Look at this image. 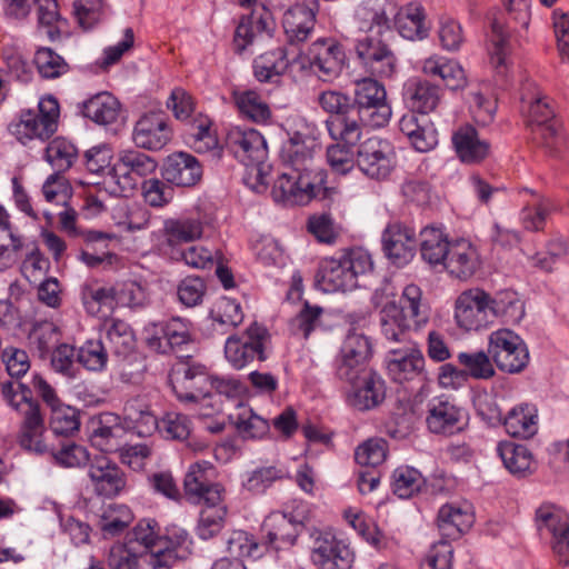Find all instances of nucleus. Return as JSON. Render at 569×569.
<instances>
[{"label":"nucleus","instance_id":"nucleus-27","mask_svg":"<svg viewBox=\"0 0 569 569\" xmlns=\"http://www.w3.org/2000/svg\"><path fill=\"white\" fill-rule=\"evenodd\" d=\"M157 161L149 154L137 149H124L118 153V160L113 167L116 176L122 179L118 181L122 190L132 189L136 186L134 178H143L157 169Z\"/></svg>","mask_w":569,"mask_h":569},{"label":"nucleus","instance_id":"nucleus-21","mask_svg":"<svg viewBox=\"0 0 569 569\" xmlns=\"http://www.w3.org/2000/svg\"><path fill=\"white\" fill-rule=\"evenodd\" d=\"M306 59L319 79L331 81L341 73L346 54L337 40L320 38L308 48Z\"/></svg>","mask_w":569,"mask_h":569},{"label":"nucleus","instance_id":"nucleus-33","mask_svg":"<svg viewBox=\"0 0 569 569\" xmlns=\"http://www.w3.org/2000/svg\"><path fill=\"white\" fill-rule=\"evenodd\" d=\"M88 475L96 491L106 497L118 495L126 486L123 472L103 456L94 458L90 463Z\"/></svg>","mask_w":569,"mask_h":569},{"label":"nucleus","instance_id":"nucleus-34","mask_svg":"<svg viewBox=\"0 0 569 569\" xmlns=\"http://www.w3.org/2000/svg\"><path fill=\"white\" fill-rule=\"evenodd\" d=\"M123 420L112 412H104L97 421L91 423L90 441L102 452H112L119 449L120 438L124 431Z\"/></svg>","mask_w":569,"mask_h":569},{"label":"nucleus","instance_id":"nucleus-42","mask_svg":"<svg viewBox=\"0 0 569 569\" xmlns=\"http://www.w3.org/2000/svg\"><path fill=\"white\" fill-rule=\"evenodd\" d=\"M116 357L129 356L136 347V339L131 327L120 320L111 319L104 323V333L100 338Z\"/></svg>","mask_w":569,"mask_h":569},{"label":"nucleus","instance_id":"nucleus-59","mask_svg":"<svg viewBox=\"0 0 569 569\" xmlns=\"http://www.w3.org/2000/svg\"><path fill=\"white\" fill-rule=\"evenodd\" d=\"M34 63L42 78L56 79L67 73L69 66L66 60L52 49L42 47L34 54Z\"/></svg>","mask_w":569,"mask_h":569},{"label":"nucleus","instance_id":"nucleus-7","mask_svg":"<svg viewBox=\"0 0 569 569\" xmlns=\"http://www.w3.org/2000/svg\"><path fill=\"white\" fill-rule=\"evenodd\" d=\"M227 142L234 156L246 167L251 168L256 183L250 187L256 192H263L267 189L264 161L268 158V147L263 136L256 129L234 128L229 131Z\"/></svg>","mask_w":569,"mask_h":569},{"label":"nucleus","instance_id":"nucleus-14","mask_svg":"<svg viewBox=\"0 0 569 569\" xmlns=\"http://www.w3.org/2000/svg\"><path fill=\"white\" fill-rule=\"evenodd\" d=\"M210 376L204 366L181 362L174 366L169 375L173 393L181 402H200L210 398Z\"/></svg>","mask_w":569,"mask_h":569},{"label":"nucleus","instance_id":"nucleus-49","mask_svg":"<svg viewBox=\"0 0 569 569\" xmlns=\"http://www.w3.org/2000/svg\"><path fill=\"white\" fill-rule=\"evenodd\" d=\"M287 477L284 468L272 465L257 467L251 471H247L242 477V488L251 495H262L277 481Z\"/></svg>","mask_w":569,"mask_h":569},{"label":"nucleus","instance_id":"nucleus-2","mask_svg":"<svg viewBox=\"0 0 569 569\" xmlns=\"http://www.w3.org/2000/svg\"><path fill=\"white\" fill-rule=\"evenodd\" d=\"M391 18L399 34L405 39L419 41L429 36L431 27L420 3L411 2L398 8L392 0H366L356 11L359 31H388Z\"/></svg>","mask_w":569,"mask_h":569},{"label":"nucleus","instance_id":"nucleus-22","mask_svg":"<svg viewBox=\"0 0 569 569\" xmlns=\"http://www.w3.org/2000/svg\"><path fill=\"white\" fill-rule=\"evenodd\" d=\"M392 288L386 283L372 295V303L380 310V327L385 338L392 342H405L412 322L401 315L393 299Z\"/></svg>","mask_w":569,"mask_h":569},{"label":"nucleus","instance_id":"nucleus-4","mask_svg":"<svg viewBox=\"0 0 569 569\" xmlns=\"http://www.w3.org/2000/svg\"><path fill=\"white\" fill-rule=\"evenodd\" d=\"M372 267L371 256L366 250H346L320 261L316 281L325 292L349 291L359 286V277L371 271Z\"/></svg>","mask_w":569,"mask_h":569},{"label":"nucleus","instance_id":"nucleus-58","mask_svg":"<svg viewBox=\"0 0 569 569\" xmlns=\"http://www.w3.org/2000/svg\"><path fill=\"white\" fill-rule=\"evenodd\" d=\"M425 480L421 473L411 467H399L392 475V489L401 499H408L419 492Z\"/></svg>","mask_w":569,"mask_h":569},{"label":"nucleus","instance_id":"nucleus-55","mask_svg":"<svg viewBox=\"0 0 569 569\" xmlns=\"http://www.w3.org/2000/svg\"><path fill=\"white\" fill-rule=\"evenodd\" d=\"M197 525V535L202 540H208L218 535L224 526L227 508L222 500L217 503H203Z\"/></svg>","mask_w":569,"mask_h":569},{"label":"nucleus","instance_id":"nucleus-57","mask_svg":"<svg viewBox=\"0 0 569 569\" xmlns=\"http://www.w3.org/2000/svg\"><path fill=\"white\" fill-rule=\"evenodd\" d=\"M489 352L475 351V352H460L457 359L461 366L465 367L466 376L469 375L475 379H490L495 376L496 371L491 363Z\"/></svg>","mask_w":569,"mask_h":569},{"label":"nucleus","instance_id":"nucleus-56","mask_svg":"<svg viewBox=\"0 0 569 569\" xmlns=\"http://www.w3.org/2000/svg\"><path fill=\"white\" fill-rule=\"evenodd\" d=\"M156 522L152 520L139 521L129 532L124 545H130L141 556L154 547L163 545V539L154 531Z\"/></svg>","mask_w":569,"mask_h":569},{"label":"nucleus","instance_id":"nucleus-35","mask_svg":"<svg viewBox=\"0 0 569 569\" xmlns=\"http://www.w3.org/2000/svg\"><path fill=\"white\" fill-rule=\"evenodd\" d=\"M480 263L476 247L470 241L460 239L451 243L443 266L452 276L466 280L476 273Z\"/></svg>","mask_w":569,"mask_h":569},{"label":"nucleus","instance_id":"nucleus-30","mask_svg":"<svg viewBox=\"0 0 569 569\" xmlns=\"http://www.w3.org/2000/svg\"><path fill=\"white\" fill-rule=\"evenodd\" d=\"M276 22L269 11L263 9L261 12H252L241 18L238 23L233 46L237 53H243L258 38L263 34L271 37L274 31Z\"/></svg>","mask_w":569,"mask_h":569},{"label":"nucleus","instance_id":"nucleus-11","mask_svg":"<svg viewBox=\"0 0 569 569\" xmlns=\"http://www.w3.org/2000/svg\"><path fill=\"white\" fill-rule=\"evenodd\" d=\"M270 335L258 323L250 325L241 337L231 335L224 343V357L236 370H241L254 360L264 361L268 358L267 345Z\"/></svg>","mask_w":569,"mask_h":569},{"label":"nucleus","instance_id":"nucleus-60","mask_svg":"<svg viewBox=\"0 0 569 569\" xmlns=\"http://www.w3.org/2000/svg\"><path fill=\"white\" fill-rule=\"evenodd\" d=\"M359 141L349 143L347 141H336L327 148V161L336 173L346 174L355 167L353 148Z\"/></svg>","mask_w":569,"mask_h":569},{"label":"nucleus","instance_id":"nucleus-5","mask_svg":"<svg viewBox=\"0 0 569 569\" xmlns=\"http://www.w3.org/2000/svg\"><path fill=\"white\" fill-rule=\"evenodd\" d=\"M522 103L528 106V124L543 148L550 153H559L566 144V136L546 97L533 84L527 83L521 94Z\"/></svg>","mask_w":569,"mask_h":569},{"label":"nucleus","instance_id":"nucleus-62","mask_svg":"<svg viewBox=\"0 0 569 569\" xmlns=\"http://www.w3.org/2000/svg\"><path fill=\"white\" fill-rule=\"evenodd\" d=\"M158 426L157 432L164 439L182 441L186 440L191 432L190 419L180 412H167L159 419Z\"/></svg>","mask_w":569,"mask_h":569},{"label":"nucleus","instance_id":"nucleus-54","mask_svg":"<svg viewBox=\"0 0 569 569\" xmlns=\"http://www.w3.org/2000/svg\"><path fill=\"white\" fill-rule=\"evenodd\" d=\"M535 522L541 536L553 537L569 532V516L551 503H543L537 508Z\"/></svg>","mask_w":569,"mask_h":569},{"label":"nucleus","instance_id":"nucleus-10","mask_svg":"<svg viewBox=\"0 0 569 569\" xmlns=\"http://www.w3.org/2000/svg\"><path fill=\"white\" fill-rule=\"evenodd\" d=\"M355 51L361 66L372 76L392 78L397 72L398 59L390 46L382 39L383 32L360 31Z\"/></svg>","mask_w":569,"mask_h":569},{"label":"nucleus","instance_id":"nucleus-19","mask_svg":"<svg viewBox=\"0 0 569 569\" xmlns=\"http://www.w3.org/2000/svg\"><path fill=\"white\" fill-rule=\"evenodd\" d=\"M306 527V517L300 515L286 513L281 511L271 512L262 522L263 543L269 549L283 550L291 548L299 535Z\"/></svg>","mask_w":569,"mask_h":569},{"label":"nucleus","instance_id":"nucleus-9","mask_svg":"<svg viewBox=\"0 0 569 569\" xmlns=\"http://www.w3.org/2000/svg\"><path fill=\"white\" fill-rule=\"evenodd\" d=\"M59 104L52 98H42L38 104V112L27 110L21 112L19 120L9 126L10 132L26 144L32 139L47 140L58 128Z\"/></svg>","mask_w":569,"mask_h":569},{"label":"nucleus","instance_id":"nucleus-43","mask_svg":"<svg viewBox=\"0 0 569 569\" xmlns=\"http://www.w3.org/2000/svg\"><path fill=\"white\" fill-rule=\"evenodd\" d=\"M290 59L284 46L269 50L253 60V73L260 82H271L289 68Z\"/></svg>","mask_w":569,"mask_h":569},{"label":"nucleus","instance_id":"nucleus-53","mask_svg":"<svg viewBox=\"0 0 569 569\" xmlns=\"http://www.w3.org/2000/svg\"><path fill=\"white\" fill-rule=\"evenodd\" d=\"M236 106L239 112L256 123H267L271 118V110L264 99L253 90L234 92Z\"/></svg>","mask_w":569,"mask_h":569},{"label":"nucleus","instance_id":"nucleus-46","mask_svg":"<svg viewBox=\"0 0 569 569\" xmlns=\"http://www.w3.org/2000/svg\"><path fill=\"white\" fill-rule=\"evenodd\" d=\"M490 315L509 325H516L525 316V303L516 291L502 290L490 296Z\"/></svg>","mask_w":569,"mask_h":569},{"label":"nucleus","instance_id":"nucleus-48","mask_svg":"<svg viewBox=\"0 0 569 569\" xmlns=\"http://www.w3.org/2000/svg\"><path fill=\"white\" fill-rule=\"evenodd\" d=\"M398 310L412 322L416 329H420L428 322L429 308L422 301V290L417 284H407L399 299Z\"/></svg>","mask_w":569,"mask_h":569},{"label":"nucleus","instance_id":"nucleus-32","mask_svg":"<svg viewBox=\"0 0 569 569\" xmlns=\"http://www.w3.org/2000/svg\"><path fill=\"white\" fill-rule=\"evenodd\" d=\"M350 386L349 402L358 410L373 409L386 398L385 380L372 369Z\"/></svg>","mask_w":569,"mask_h":569},{"label":"nucleus","instance_id":"nucleus-25","mask_svg":"<svg viewBox=\"0 0 569 569\" xmlns=\"http://www.w3.org/2000/svg\"><path fill=\"white\" fill-rule=\"evenodd\" d=\"M382 248L386 257L395 266L403 267L415 257L416 232L399 222L390 223L382 233Z\"/></svg>","mask_w":569,"mask_h":569},{"label":"nucleus","instance_id":"nucleus-31","mask_svg":"<svg viewBox=\"0 0 569 569\" xmlns=\"http://www.w3.org/2000/svg\"><path fill=\"white\" fill-rule=\"evenodd\" d=\"M387 369L396 382L402 383L412 380L423 375V355L413 347L391 349L388 353Z\"/></svg>","mask_w":569,"mask_h":569},{"label":"nucleus","instance_id":"nucleus-37","mask_svg":"<svg viewBox=\"0 0 569 569\" xmlns=\"http://www.w3.org/2000/svg\"><path fill=\"white\" fill-rule=\"evenodd\" d=\"M438 528L448 538L456 539L473 523V513L468 503H446L438 511Z\"/></svg>","mask_w":569,"mask_h":569},{"label":"nucleus","instance_id":"nucleus-45","mask_svg":"<svg viewBox=\"0 0 569 569\" xmlns=\"http://www.w3.org/2000/svg\"><path fill=\"white\" fill-rule=\"evenodd\" d=\"M421 257L429 264H445L451 243L447 234L436 227H426L420 231Z\"/></svg>","mask_w":569,"mask_h":569},{"label":"nucleus","instance_id":"nucleus-29","mask_svg":"<svg viewBox=\"0 0 569 569\" xmlns=\"http://www.w3.org/2000/svg\"><path fill=\"white\" fill-rule=\"evenodd\" d=\"M402 98L408 109L426 116L440 103L441 89L429 80L415 77L405 82Z\"/></svg>","mask_w":569,"mask_h":569},{"label":"nucleus","instance_id":"nucleus-36","mask_svg":"<svg viewBox=\"0 0 569 569\" xmlns=\"http://www.w3.org/2000/svg\"><path fill=\"white\" fill-rule=\"evenodd\" d=\"M497 452L506 469L517 478L529 477L538 468V461L523 445L502 441L498 443Z\"/></svg>","mask_w":569,"mask_h":569},{"label":"nucleus","instance_id":"nucleus-18","mask_svg":"<svg viewBox=\"0 0 569 569\" xmlns=\"http://www.w3.org/2000/svg\"><path fill=\"white\" fill-rule=\"evenodd\" d=\"M455 319L461 329L478 331L492 322L490 295L480 288L462 291L455 303Z\"/></svg>","mask_w":569,"mask_h":569},{"label":"nucleus","instance_id":"nucleus-38","mask_svg":"<svg viewBox=\"0 0 569 569\" xmlns=\"http://www.w3.org/2000/svg\"><path fill=\"white\" fill-rule=\"evenodd\" d=\"M122 420L124 429L136 432L139 437H149L159 428V419L147 403L137 398L124 403Z\"/></svg>","mask_w":569,"mask_h":569},{"label":"nucleus","instance_id":"nucleus-41","mask_svg":"<svg viewBox=\"0 0 569 569\" xmlns=\"http://www.w3.org/2000/svg\"><path fill=\"white\" fill-rule=\"evenodd\" d=\"M503 425L511 437L530 439L538 431V410L528 403L516 406L505 417Z\"/></svg>","mask_w":569,"mask_h":569},{"label":"nucleus","instance_id":"nucleus-51","mask_svg":"<svg viewBox=\"0 0 569 569\" xmlns=\"http://www.w3.org/2000/svg\"><path fill=\"white\" fill-rule=\"evenodd\" d=\"M78 156L79 152L73 142L63 137L52 139L44 149V159L54 173L68 171L77 161Z\"/></svg>","mask_w":569,"mask_h":569},{"label":"nucleus","instance_id":"nucleus-24","mask_svg":"<svg viewBox=\"0 0 569 569\" xmlns=\"http://www.w3.org/2000/svg\"><path fill=\"white\" fill-rule=\"evenodd\" d=\"M171 138L172 130L163 112L143 113L132 130V141L136 147L149 151L163 149Z\"/></svg>","mask_w":569,"mask_h":569},{"label":"nucleus","instance_id":"nucleus-50","mask_svg":"<svg viewBox=\"0 0 569 569\" xmlns=\"http://www.w3.org/2000/svg\"><path fill=\"white\" fill-rule=\"evenodd\" d=\"M60 329L51 321H37L28 335L29 347L41 359L49 357L50 352L60 343Z\"/></svg>","mask_w":569,"mask_h":569},{"label":"nucleus","instance_id":"nucleus-15","mask_svg":"<svg viewBox=\"0 0 569 569\" xmlns=\"http://www.w3.org/2000/svg\"><path fill=\"white\" fill-rule=\"evenodd\" d=\"M204 222L199 216H179L163 220L158 231L160 250L168 257L180 256L184 244L192 243L202 238Z\"/></svg>","mask_w":569,"mask_h":569},{"label":"nucleus","instance_id":"nucleus-20","mask_svg":"<svg viewBox=\"0 0 569 569\" xmlns=\"http://www.w3.org/2000/svg\"><path fill=\"white\" fill-rule=\"evenodd\" d=\"M426 423L435 435H455L467 427L468 412L448 397H435L427 403Z\"/></svg>","mask_w":569,"mask_h":569},{"label":"nucleus","instance_id":"nucleus-3","mask_svg":"<svg viewBox=\"0 0 569 569\" xmlns=\"http://www.w3.org/2000/svg\"><path fill=\"white\" fill-rule=\"evenodd\" d=\"M2 395L21 417L17 441L27 452L42 456L49 452V447L44 441V417L40 403L32 399L31 390L18 383L17 389L13 383L2 385Z\"/></svg>","mask_w":569,"mask_h":569},{"label":"nucleus","instance_id":"nucleus-63","mask_svg":"<svg viewBox=\"0 0 569 569\" xmlns=\"http://www.w3.org/2000/svg\"><path fill=\"white\" fill-rule=\"evenodd\" d=\"M339 355L368 365L372 355L371 342L363 333L350 330L342 342Z\"/></svg>","mask_w":569,"mask_h":569},{"label":"nucleus","instance_id":"nucleus-28","mask_svg":"<svg viewBox=\"0 0 569 569\" xmlns=\"http://www.w3.org/2000/svg\"><path fill=\"white\" fill-rule=\"evenodd\" d=\"M161 174L163 180L177 187H192L202 177V167L198 159L187 152H176L167 157Z\"/></svg>","mask_w":569,"mask_h":569},{"label":"nucleus","instance_id":"nucleus-16","mask_svg":"<svg viewBox=\"0 0 569 569\" xmlns=\"http://www.w3.org/2000/svg\"><path fill=\"white\" fill-rule=\"evenodd\" d=\"M146 332L149 349L162 355L179 353L192 343L191 323L180 317L152 323L151 327L146 328Z\"/></svg>","mask_w":569,"mask_h":569},{"label":"nucleus","instance_id":"nucleus-44","mask_svg":"<svg viewBox=\"0 0 569 569\" xmlns=\"http://www.w3.org/2000/svg\"><path fill=\"white\" fill-rule=\"evenodd\" d=\"M510 27L500 17H495L491 22V48L489 49L490 64L500 76H505L508 69V54Z\"/></svg>","mask_w":569,"mask_h":569},{"label":"nucleus","instance_id":"nucleus-40","mask_svg":"<svg viewBox=\"0 0 569 569\" xmlns=\"http://www.w3.org/2000/svg\"><path fill=\"white\" fill-rule=\"evenodd\" d=\"M82 113L100 126L116 123L121 116V104L109 92H100L83 102Z\"/></svg>","mask_w":569,"mask_h":569},{"label":"nucleus","instance_id":"nucleus-26","mask_svg":"<svg viewBox=\"0 0 569 569\" xmlns=\"http://www.w3.org/2000/svg\"><path fill=\"white\" fill-rule=\"evenodd\" d=\"M318 12L317 0H307L290 7L282 18V27L290 44H300L311 34Z\"/></svg>","mask_w":569,"mask_h":569},{"label":"nucleus","instance_id":"nucleus-6","mask_svg":"<svg viewBox=\"0 0 569 569\" xmlns=\"http://www.w3.org/2000/svg\"><path fill=\"white\" fill-rule=\"evenodd\" d=\"M351 106V113L360 126L385 127L392 114L385 86L372 78H363L355 83Z\"/></svg>","mask_w":569,"mask_h":569},{"label":"nucleus","instance_id":"nucleus-23","mask_svg":"<svg viewBox=\"0 0 569 569\" xmlns=\"http://www.w3.org/2000/svg\"><path fill=\"white\" fill-rule=\"evenodd\" d=\"M213 466L209 461L192 463L183 480L187 499L192 503H217L222 499V488L212 482Z\"/></svg>","mask_w":569,"mask_h":569},{"label":"nucleus","instance_id":"nucleus-39","mask_svg":"<svg viewBox=\"0 0 569 569\" xmlns=\"http://www.w3.org/2000/svg\"><path fill=\"white\" fill-rule=\"evenodd\" d=\"M452 143L458 157L465 163L482 161L490 149L488 141L480 139L472 126L459 128L452 136Z\"/></svg>","mask_w":569,"mask_h":569},{"label":"nucleus","instance_id":"nucleus-1","mask_svg":"<svg viewBox=\"0 0 569 569\" xmlns=\"http://www.w3.org/2000/svg\"><path fill=\"white\" fill-rule=\"evenodd\" d=\"M287 140L282 143L280 157L288 166L274 181L272 197L286 206H302L312 199L328 200L337 193L326 186L327 173L313 163L319 148V130L313 122L301 116H291L284 124Z\"/></svg>","mask_w":569,"mask_h":569},{"label":"nucleus","instance_id":"nucleus-61","mask_svg":"<svg viewBox=\"0 0 569 569\" xmlns=\"http://www.w3.org/2000/svg\"><path fill=\"white\" fill-rule=\"evenodd\" d=\"M77 360L90 371H102L108 361V349L102 339L88 340L77 353Z\"/></svg>","mask_w":569,"mask_h":569},{"label":"nucleus","instance_id":"nucleus-47","mask_svg":"<svg viewBox=\"0 0 569 569\" xmlns=\"http://www.w3.org/2000/svg\"><path fill=\"white\" fill-rule=\"evenodd\" d=\"M133 513L122 503L104 505L98 515V527L104 538L116 537L123 532L132 522Z\"/></svg>","mask_w":569,"mask_h":569},{"label":"nucleus","instance_id":"nucleus-12","mask_svg":"<svg viewBox=\"0 0 569 569\" xmlns=\"http://www.w3.org/2000/svg\"><path fill=\"white\" fill-rule=\"evenodd\" d=\"M488 352L498 369L507 373H519L529 363V351L520 336L509 329L490 333Z\"/></svg>","mask_w":569,"mask_h":569},{"label":"nucleus","instance_id":"nucleus-64","mask_svg":"<svg viewBox=\"0 0 569 569\" xmlns=\"http://www.w3.org/2000/svg\"><path fill=\"white\" fill-rule=\"evenodd\" d=\"M73 11L79 26L84 31L93 29L104 16L102 0H76Z\"/></svg>","mask_w":569,"mask_h":569},{"label":"nucleus","instance_id":"nucleus-8","mask_svg":"<svg viewBox=\"0 0 569 569\" xmlns=\"http://www.w3.org/2000/svg\"><path fill=\"white\" fill-rule=\"evenodd\" d=\"M320 107L332 116L326 121L328 132L335 141L353 143L360 141L362 130L358 119L351 113L350 98L340 92L328 90L318 97Z\"/></svg>","mask_w":569,"mask_h":569},{"label":"nucleus","instance_id":"nucleus-13","mask_svg":"<svg viewBox=\"0 0 569 569\" xmlns=\"http://www.w3.org/2000/svg\"><path fill=\"white\" fill-rule=\"evenodd\" d=\"M310 558L318 569H351L355 553L349 545L332 532H310Z\"/></svg>","mask_w":569,"mask_h":569},{"label":"nucleus","instance_id":"nucleus-52","mask_svg":"<svg viewBox=\"0 0 569 569\" xmlns=\"http://www.w3.org/2000/svg\"><path fill=\"white\" fill-rule=\"evenodd\" d=\"M228 553L234 559L251 558L259 559L267 551V545L258 541L253 535L243 531H232L226 541Z\"/></svg>","mask_w":569,"mask_h":569},{"label":"nucleus","instance_id":"nucleus-17","mask_svg":"<svg viewBox=\"0 0 569 569\" xmlns=\"http://www.w3.org/2000/svg\"><path fill=\"white\" fill-rule=\"evenodd\" d=\"M357 164L368 178L385 180L396 167L395 149L386 139L368 138L358 147Z\"/></svg>","mask_w":569,"mask_h":569}]
</instances>
